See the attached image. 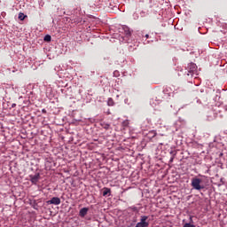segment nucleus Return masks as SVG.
Returning <instances> with one entry per match:
<instances>
[{"label":"nucleus","instance_id":"nucleus-14","mask_svg":"<svg viewBox=\"0 0 227 227\" xmlns=\"http://www.w3.org/2000/svg\"><path fill=\"white\" fill-rule=\"evenodd\" d=\"M175 157H171L170 160H169V162H173Z\"/></svg>","mask_w":227,"mask_h":227},{"label":"nucleus","instance_id":"nucleus-7","mask_svg":"<svg viewBox=\"0 0 227 227\" xmlns=\"http://www.w3.org/2000/svg\"><path fill=\"white\" fill-rule=\"evenodd\" d=\"M110 196L111 195V189L109 188H104L103 190V196Z\"/></svg>","mask_w":227,"mask_h":227},{"label":"nucleus","instance_id":"nucleus-17","mask_svg":"<svg viewBox=\"0 0 227 227\" xmlns=\"http://www.w3.org/2000/svg\"><path fill=\"white\" fill-rule=\"evenodd\" d=\"M149 36H150V35H145V38H149Z\"/></svg>","mask_w":227,"mask_h":227},{"label":"nucleus","instance_id":"nucleus-18","mask_svg":"<svg viewBox=\"0 0 227 227\" xmlns=\"http://www.w3.org/2000/svg\"><path fill=\"white\" fill-rule=\"evenodd\" d=\"M15 106H16L15 104H12V107H15Z\"/></svg>","mask_w":227,"mask_h":227},{"label":"nucleus","instance_id":"nucleus-6","mask_svg":"<svg viewBox=\"0 0 227 227\" xmlns=\"http://www.w3.org/2000/svg\"><path fill=\"white\" fill-rule=\"evenodd\" d=\"M80 216L81 217H84L87 214H88V208L87 207H82L81 210H80Z\"/></svg>","mask_w":227,"mask_h":227},{"label":"nucleus","instance_id":"nucleus-8","mask_svg":"<svg viewBox=\"0 0 227 227\" xmlns=\"http://www.w3.org/2000/svg\"><path fill=\"white\" fill-rule=\"evenodd\" d=\"M126 36H130V29L128 27H123Z\"/></svg>","mask_w":227,"mask_h":227},{"label":"nucleus","instance_id":"nucleus-9","mask_svg":"<svg viewBox=\"0 0 227 227\" xmlns=\"http://www.w3.org/2000/svg\"><path fill=\"white\" fill-rule=\"evenodd\" d=\"M107 104L108 106H114V101L113 100V98H108V101H107Z\"/></svg>","mask_w":227,"mask_h":227},{"label":"nucleus","instance_id":"nucleus-19","mask_svg":"<svg viewBox=\"0 0 227 227\" xmlns=\"http://www.w3.org/2000/svg\"><path fill=\"white\" fill-rule=\"evenodd\" d=\"M106 129H109V125H107V126L106 127Z\"/></svg>","mask_w":227,"mask_h":227},{"label":"nucleus","instance_id":"nucleus-10","mask_svg":"<svg viewBox=\"0 0 227 227\" xmlns=\"http://www.w3.org/2000/svg\"><path fill=\"white\" fill-rule=\"evenodd\" d=\"M51 35H47L44 36V42H51Z\"/></svg>","mask_w":227,"mask_h":227},{"label":"nucleus","instance_id":"nucleus-1","mask_svg":"<svg viewBox=\"0 0 227 227\" xmlns=\"http://www.w3.org/2000/svg\"><path fill=\"white\" fill-rule=\"evenodd\" d=\"M203 180L198 178V177H193L192 179V187L195 189V191H201L205 189V185L202 184Z\"/></svg>","mask_w":227,"mask_h":227},{"label":"nucleus","instance_id":"nucleus-2","mask_svg":"<svg viewBox=\"0 0 227 227\" xmlns=\"http://www.w3.org/2000/svg\"><path fill=\"white\" fill-rule=\"evenodd\" d=\"M187 75H191L192 77H196L198 75V67H196V64L190 63L187 67Z\"/></svg>","mask_w":227,"mask_h":227},{"label":"nucleus","instance_id":"nucleus-3","mask_svg":"<svg viewBox=\"0 0 227 227\" xmlns=\"http://www.w3.org/2000/svg\"><path fill=\"white\" fill-rule=\"evenodd\" d=\"M150 226V223L148 222L147 215H142L140 218V222H138L135 227H148Z\"/></svg>","mask_w":227,"mask_h":227},{"label":"nucleus","instance_id":"nucleus-13","mask_svg":"<svg viewBox=\"0 0 227 227\" xmlns=\"http://www.w3.org/2000/svg\"><path fill=\"white\" fill-rule=\"evenodd\" d=\"M19 19H20V20H24V13H20V14H19Z\"/></svg>","mask_w":227,"mask_h":227},{"label":"nucleus","instance_id":"nucleus-16","mask_svg":"<svg viewBox=\"0 0 227 227\" xmlns=\"http://www.w3.org/2000/svg\"><path fill=\"white\" fill-rule=\"evenodd\" d=\"M151 106L153 107L154 106H153V101H151Z\"/></svg>","mask_w":227,"mask_h":227},{"label":"nucleus","instance_id":"nucleus-12","mask_svg":"<svg viewBox=\"0 0 227 227\" xmlns=\"http://www.w3.org/2000/svg\"><path fill=\"white\" fill-rule=\"evenodd\" d=\"M184 227H196V225L192 223H184Z\"/></svg>","mask_w":227,"mask_h":227},{"label":"nucleus","instance_id":"nucleus-4","mask_svg":"<svg viewBox=\"0 0 227 227\" xmlns=\"http://www.w3.org/2000/svg\"><path fill=\"white\" fill-rule=\"evenodd\" d=\"M48 205H60L61 204V199L58 197H53L51 200L47 201Z\"/></svg>","mask_w":227,"mask_h":227},{"label":"nucleus","instance_id":"nucleus-15","mask_svg":"<svg viewBox=\"0 0 227 227\" xmlns=\"http://www.w3.org/2000/svg\"><path fill=\"white\" fill-rule=\"evenodd\" d=\"M125 104H129V99L124 100Z\"/></svg>","mask_w":227,"mask_h":227},{"label":"nucleus","instance_id":"nucleus-5","mask_svg":"<svg viewBox=\"0 0 227 227\" xmlns=\"http://www.w3.org/2000/svg\"><path fill=\"white\" fill-rule=\"evenodd\" d=\"M40 180V174L36 173L35 175H31L30 176V182H32V184H38V181Z\"/></svg>","mask_w":227,"mask_h":227},{"label":"nucleus","instance_id":"nucleus-11","mask_svg":"<svg viewBox=\"0 0 227 227\" xmlns=\"http://www.w3.org/2000/svg\"><path fill=\"white\" fill-rule=\"evenodd\" d=\"M122 126H123V127H129V121H128V120L124 121L122 122Z\"/></svg>","mask_w":227,"mask_h":227}]
</instances>
